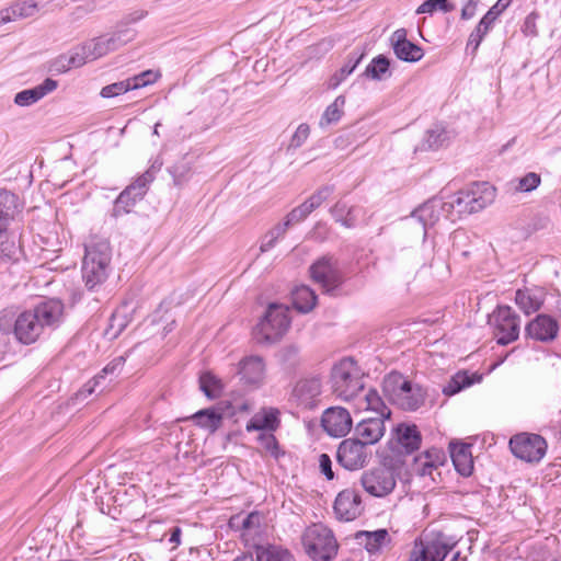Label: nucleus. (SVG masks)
Segmentation results:
<instances>
[{"mask_svg": "<svg viewBox=\"0 0 561 561\" xmlns=\"http://www.w3.org/2000/svg\"><path fill=\"white\" fill-rule=\"evenodd\" d=\"M472 379L467 373H457L446 386L443 388V392L446 396H453L462 389L472 385Z\"/></svg>", "mask_w": 561, "mask_h": 561, "instance_id": "ea45409f", "label": "nucleus"}, {"mask_svg": "<svg viewBox=\"0 0 561 561\" xmlns=\"http://www.w3.org/2000/svg\"><path fill=\"white\" fill-rule=\"evenodd\" d=\"M495 195V188L490 183H473L467 190L460 191L451 197L449 208L455 209L458 216L470 215L491 205Z\"/></svg>", "mask_w": 561, "mask_h": 561, "instance_id": "0eeeda50", "label": "nucleus"}, {"mask_svg": "<svg viewBox=\"0 0 561 561\" xmlns=\"http://www.w3.org/2000/svg\"><path fill=\"white\" fill-rule=\"evenodd\" d=\"M447 139V134L443 128H434L427 131L426 141L431 148H438Z\"/></svg>", "mask_w": 561, "mask_h": 561, "instance_id": "864d4df0", "label": "nucleus"}, {"mask_svg": "<svg viewBox=\"0 0 561 561\" xmlns=\"http://www.w3.org/2000/svg\"><path fill=\"white\" fill-rule=\"evenodd\" d=\"M159 78L160 73L158 71L146 70L139 75L128 78L127 81L128 84H130V90H137L154 83Z\"/></svg>", "mask_w": 561, "mask_h": 561, "instance_id": "c03bdc74", "label": "nucleus"}, {"mask_svg": "<svg viewBox=\"0 0 561 561\" xmlns=\"http://www.w3.org/2000/svg\"><path fill=\"white\" fill-rule=\"evenodd\" d=\"M435 460H431V456H417L414 458L412 470L420 477L432 476L433 471L442 466L445 461L444 453H435Z\"/></svg>", "mask_w": 561, "mask_h": 561, "instance_id": "2f4dec72", "label": "nucleus"}, {"mask_svg": "<svg viewBox=\"0 0 561 561\" xmlns=\"http://www.w3.org/2000/svg\"><path fill=\"white\" fill-rule=\"evenodd\" d=\"M288 312V307L279 304H271L264 318L255 328L257 341L273 343L283 337L290 325Z\"/></svg>", "mask_w": 561, "mask_h": 561, "instance_id": "6e6552de", "label": "nucleus"}, {"mask_svg": "<svg viewBox=\"0 0 561 561\" xmlns=\"http://www.w3.org/2000/svg\"><path fill=\"white\" fill-rule=\"evenodd\" d=\"M257 561H295V558L287 549L270 546L257 551Z\"/></svg>", "mask_w": 561, "mask_h": 561, "instance_id": "58836bf2", "label": "nucleus"}, {"mask_svg": "<svg viewBox=\"0 0 561 561\" xmlns=\"http://www.w3.org/2000/svg\"><path fill=\"white\" fill-rule=\"evenodd\" d=\"M260 516L255 513L249 514L242 522L244 528H251L253 525L259 524Z\"/></svg>", "mask_w": 561, "mask_h": 561, "instance_id": "774afa93", "label": "nucleus"}, {"mask_svg": "<svg viewBox=\"0 0 561 561\" xmlns=\"http://www.w3.org/2000/svg\"><path fill=\"white\" fill-rule=\"evenodd\" d=\"M321 391L322 381L320 377L312 376L302 378L294 386L291 400L299 407L311 409L316 405Z\"/></svg>", "mask_w": 561, "mask_h": 561, "instance_id": "a211bd4d", "label": "nucleus"}, {"mask_svg": "<svg viewBox=\"0 0 561 561\" xmlns=\"http://www.w3.org/2000/svg\"><path fill=\"white\" fill-rule=\"evenodd\" d=\"M363 371L352 358H343L331 371L333 392L344 401H352L364 387Z\"/></svg>", "mask_w": 561, "mask_h": 561, "instance_id": "39448f33", "label": "nucleus"}, {"mask_svg": "<svg viewBox=\"0 0 561 561\" xmlns=\"http://www.w3.org/2000/svg\"><path fill=\"white\" fill-rule=\"evenodd\" d=\"M345 102L346 100L344 95L336 96L335 100L324 110L320 119V126L324 127L337 123L344 114Z\"/></svg>", "mask_w": 561, "mask_h": 561, "instance_id": "c9c22d12", "label": "nucleus"}, {"mask_svg": "<svg viewBox=\"0 0 561 561\" xmlns=\"http://www.w3.org/2000/svg\"><path fill=\"white\" fill-rule=\"evenodd\" d=\"M356 539L360 545H364L368 552L374 553L389 541V534L386 529L359 531L356 534Z\"/></svg>", "mask_w": 561, "mask_h": 561, "instance_id": "c756f323", "label": "nucleus"}, {"mask_svg": "<svg viewBox=\"0 0 561 561\" xmlns=\"http://www.w3.org/2000/svg\"><path fill=\"white\" fill-rule=\"evenodd\" d=\"M275 244L276 241H274V239H272L266 232L261 240L260 251L267 252L268 250L273 249Z\"/></svg>", "mask_w": 561, "mask_h": 561, "instance_id": "0e129e2a", "label": "nucleus"}, {"mask_svg": "<svg viewBox=\"0 0 561 561\" xmlns=\"http://www.w3.org/2000/svg\"><path fill=\"white\" fill-rule=\"evenodd\" d=\"M492 14V12H486L485 15L480 20L479 24L468 38L467 48H471L473 51L478 49L483 37L486 35L493 23L491 18Z\"/></svg>", "mask_w": 561, "mask_h": 561, "instance_id": "e433bc0d", "label": "nucleus"}, {"mask_svg": "<svg viewBox=\"0 0 561 561\" xmlns=\"http://www.w3.org/2000/svg\"><path fill=\"white\" fill-rule=\"evenodd\" d=\"M123 362H124L123 357H118V358L114 359L112 363H110L108 365H106L103 368L101 374H99L96 377L93 378L92 381L88 382L83 387L80 394L84 396V397L87 394H91L94 391V387L100 383L101 379H104L105 375L114 373L119 366H122Z\"/></svg>", "mask_w": 561, "mask_h": 561, "instance_id": "37998d69", "label": "nucleus"}, {"mask_svg": "<svg viewBox=\"0 0 561 561\" xmlns=\"http://www.w3.org/2000/svg\"><path fill=\"white\" fill-rule=\"evenodd\" d=\"M451 547L442 540L415 543L410 561H444Z\"/></svg>", "mask_w": 561, "mask_h": 561, "instance_id": "aec40b11", "label": "nucleus"}, {"mask_svg": "<svg viewBox=\"0 0 561 561\" xmlns=\"http://www.w3.org/2000/svg\"><path fill=\"white\" fill-rule=\"evenodd\" d=\"M111 257L112 251L107 240L93 238L85 244V254L82 263V277L90 289L106 279Z\"/></svg>", "mask_w": 561, "mask_h": 561, "instance_id": "7ed1b4c3", "label": "nucleus"}, {"mask_svg": "<svg viewBox=\"0 0 561 561\" xmlns=\"http://www.w3.org/2000/svg\"><path fill=\"white\" fill-rule=\"evenodd\" d=\"M355 409L357 411H373L378 414L377 417H382L388 420L391 415L390 409L385 404L380 394L375 389H365L360 391V394H357V398L352 400Z\"/></svg>", "mask_w": 561, "mask_h": 561, "instance_id": "412c9836", "label": "nucleus"}, {"mask_svg": "<svg viewBox=\"0 0 561 561\" xmlns=\"http://www.w3.org/2000/svg\"><path fill=\"white\" fill-rule=\"evenodd\" d=\"M65 316L64 302L50 298L19 314L9 309L2 310L0 312V331L4 334L12 333L20 343L30 345L42 335L58 329L64 322Z\"/></svg>", "mask_w": 561, "mask_h": 561, "instance_id": "f257e3e1", "label": "nucleus"}, {"mask_svg": "<svg viewBox=\"0 0 561 561\" xmlns=\"http://www.w3.org/2000/svg\"><path fill=\"white\" fill-rule=\"evenodd\" d=\"M477 4L472 0H470L461 10V18L463 20H470L476 14Z\"/></svg>", "mask_w": 561, "mask_h": 561, "instance_id": "052dcab7", "label": "nucleus"}, {"mask_svg": "<svg viewBox=\"0 0 561 561\" xmlns=\"http://www.w3.org/2000/svg\"><path fill=\"white\" fill-rule=\"evenodd\" d=\"M471 445L463 443H450L449 451L456 470L463 477H468L473 470Z\"/></svg>", "mask_w": 561, "mask_h": 561, "instance_id": "393cba45", "label": "nucleus"}, {"mask_svg": "<svg viewBox=\"0 0 561 561\" xmlns=\"http://www.w3.org/2000/svg\"><path fill=\"white\" fill-rule=\"evenodd\" d=\"M364 505L360 494L354 489L342 490L334 502V513L340 520L351 522L362 515Z\"/></svg>", "mask_w": 561, "mask_h": 561, "instance_id": "f3484780", "label": "nucleus"}, {"mask_svg": "<svg viewBox=\"0 0 561 561\" xmlns=\"http://www.w3.org/2000/svg\"><path fill=\"white\" fill-rule=\"evenodd\" d=\"M236 374L242 386L249 389H259L266 379L265 359L259 355L244 356L237 364Z\"/></svg>", "mask_w": 561, "mask_h": 561, "instance_id": "4468645a", "label": "nucleus"}, {"mask_svg": "<svg viewBox=\"0 0 561 561\" xmlns=\"http://www.w3.org/2000/svg\"><path fill=\"white\" fill-rule=\"evenodd\" d=\"M319 468L321 473H323L328 480H333L334 472L332 470V460L329 455L321 454L319 456Z\"/></svg>", "mask_w": 561, "mask_h": 561, "instance_id": "6e6d98bb", "label": "nucleus"}, {"mask_svg": "<svg viewBox=\"0 0 561 561\" xmlns=\"http://www.w3.org/2000/svg\"><path fill=\"white\" fill-rule=\"evenodd\" d=\"M393 435L402 453L411 454L421 446L422 437L415 424L401 423L393 430Z\"/></svg>", "mask_w": 561, "mask_h": 561, "instance_id": "4be33fe9", "label": "nucleus"}, {"mask_svg": "<svg viewBox=\"0 0 561 561\" xmlns=\"http://www.w3.org/2000/svg\"><path fill=\"white\" fill-rule=\"evenodd\" d=\"M312 279L319 284L325 293H332L342 283L337 261L333 256H322L310 266Z\"/></svg>", "mask_w": 561, "mask_h": 561, "instance_id": "2eb2a0df", "label": "nucleus"}, {"mask_svg": "<svg viewBox=\"0 0 561 561\" xmlns=\"http://www.w3.org/2000/svg\"><path fill=\"white\" fill-rule=\"evenodd\" d=\"M127 322L123 314V309H117L111 318V329H115V335L124 330Z\"/></svg>", "mask_w": 561, "mask_h": 561, "instance_id": "4d7b16f0", "label": "nucleus"}, {"mask_svg": "<svg viewBox=\"0 0 561 561\" xmlns=\"http://www.w3.org/2000/svg\"><path fill=\"white\" fill-rule=\"evenodd\" d=\"M407 31L404 28H399L393 32L391 36L392 47L394 48V45L403 44L407 42Z\"/></svg>", "mask_w": 561, "mask_h": 561, "instance_id": "680f3d73", "label": "nucleus"}, {"mask_svg": "<svg viewBox=\"0 0 561 561\" xmlns=\"http://www.w3.org/2000/svg\"><path fill=\"white\" fill-rule=\"evenodd\" d=\"M541 183V178L536 172H528L523 178L518 179L517 184L515 186V191L529 193L536 190Z\"/></svg>", "mask_w": 561, "mask_h": 561, "instance_id": "a18cd8bd", "label": "nucleus"}, {"mask_svg": "<svg viewBox=\"0 0 561 561\" xmlns=\"http://www.w3.org/2000/svg\"><path fill=\"white\" fill-rule=\"evenodd\" d=\"M412 217L423 227V240L427 238V230L434 227L442 217L449 218L455 221L456 218L453 215V208H449V202H444L442 198H431L419 208H416Z\"/></svg>", "mask_w": 561, "mask_h": 561, "instance_id": "9b49d317", "label": "nucleus"}, {"mask_svg": "<svg viewBox=\"0 0 561 561\" xmlns=\"http://www.w3.org/2000/svg\"><path fill=\"white\" fill-rule=\"evenodd\" d=\"M360 484L368 494L383 497L393 491L397 480L390 468L377 467L362 474Z\"/></svg>", "mask_w": 561, "mask_h": 561, "instance_id": "ddd939ff", "label": "nucleus"}, {"mask_svg": "<svg viewBox=\"0 0 561 561\" xmlns=\"http://www.w3.org/2000/svg\"><path fill=\"white\" fill-rule=\"evenodd\" d=\"M508 4L510 0H497V2L488 11L493 13L491 15L493 22L508 7Z\"/></svg>", "mask_w": 561, "mask_h": 561, "instance_id": "13d9d810", "label": "nucleus"}, {"mask_svg": "<svg viewBox=\"0 0 561 561\" xmlns=\"http://www.w3.org/2000/svg\"><path fill=\"white\" fill-rule=\"evenodd\" d=\"M160 167L161 163H159L158 167L153 164L150 169H148L145 173L137 178L134 183H131L123 191V198H125L128 194H131L135 191V188H138V193H135V198L141 199L147 192L148 185L154 179V172L159 170Z\"/></svg>", "mask_w": 561, "mask_h": 561, "instance_id": "72a5a7b5", "label": "nucleus"}, {"mask_svg": "<svg viewBox=\"0 0 561 561\" xmlns=\"http://www.w3.org/2000/svg\"><path fill=\"white\" fill-rule=\"evenodd\" d=\"M383 392L388 399L404 411H415L424 404L425 391L403 375L392 371L383 379Z\"/></svg>", "mask_w": 561, "mask_h": 561, "instance_id": "20e7f679", "label": "nucleus"}, {"mask_svg": "<svg viewBox=\"0 0 561 561\" xmlns=\"http://www.w3.org/2000/svg\"><path fill=\"white\" fill-rule=\"evenodd\" d=\"M139 201V198H135L131 196V194H128L125 198H123V192L119 194V196L115 201L114 205V215L119 216L123 214H127L130 211L131 207L136 204V202Z\"/></svg>", "mask_w": 561, "mask_h": 561, "instance_id": "603ef678", "label": "nucleus"}, {"mask_svg": "<svg viewBox=\"0 0 561 561\" xmlns=\"http://www.w3.org/2000/svg\"><path fill=\"white\" fill-rule=\"evenodd\" d=\"M259 440L267 453L274 457L278 456V444L273 434H261Z\"/></svg>", "mask_w": 561, "mask_h": 561, "instance_id": "5fc2aeb1", "label": "nucleus"}, {"mask_svg": "<svg viewBox=\"0 0 561 561\" xmlns=\"http://www.w3.org/2000/svg\"><path fill=\"white\" fill-rule=\"evenodd\" d=\"M302 220L305 219L302 218V216H300L299 211L296 208H294L285 218V222H288L289 227L298 222H301Z\"/></svg>", "mask_w": 561, "mask_h": 561, "instance_id": "e2e57ef3", "label": "nucleus"}, {"mask_svg": "<svg viewBox=\"0 0 561 561\" xmlns=\"http://www.w3.org/2000/svg\"><path fill=\"white\" fill-rule=\"evenodd\" d=\"M288 228V222H285L284 220L283 222L275 225L271 230L276 237H278V239H280L282 237H284Z\"/></svg>", "mask_w": 561, "mask_h": 561, "instance_id": "338daca9", "label": "nucleus"}, {"mask_svg": "<svg viewBox=\"0 0 561 561\" xmlns=\"http://www.w3.org/2000/svg\"><path fill=\"white\" fill-rule=\"evenodd\" d=\"M57 88V82L47 78L43 83L32 88L20 91L14 96V103L18 106H31L42 100L45 95L53 92Z\"/></svg>", "mask_w": 561, "mask_h": 561, "instance_id": "b1692460", "label": "nucleus"}, {"mask_svg": "<svg viewBox=\"0 0 561 561\" xmlns=\"http://www.w3.org/2000/svg\"><path fill=\"white\" fill-rule=\"evenodd\" d=\"M133 37L134 33L130 30H122L94 37L73 48L68 55L60 56L55 62L56 69L66 72L71 68L81 67L118 49L130 42Z\"/></svg>", "mask_w": 561, "mask_h": 561, "instance_id": "f03ea898", "label": "nucleus"}, {"mask_svg": "<svg viewBox=\"0 0 561 561\" xmlns=\"http://www.w3.org/2000/svg\"><path fill=\"white\" fill-rule=\"evenodd\" d=\"M371 457L369 447L360 439L346 438L336 450L337 462L346 470L355 471L364 468Z\"/></svg>", "mask_w": 561, "mask_h": 561, "instance_id": "9d476101", "label": "nucleus"}, {"mask_svg": "<svg viewBox=\"0 0 561 561\" xmlns=\"http://www.w3.org/2000/svg\"><path fill=\"white\" fill-rule=\"evenodd\" d=\"M523 32L527 36H536L537 35L535 19L531 18L530 15L527 16L524 22Z\"/></svg>", "mask_w": 561, "mask_h": 561, "instance_id": "bf43d9fd", "label": "nucleus"}, {"mask_svg": "<svg viewBox=\"0 0 561 561\" xmlns=\"http://www.w3.org/2000/svg\"><path fill=\"white\" fill-rule=\"evenodd\" d=\"M359 62V58L351 59L346 65H344L339 72H336L332 78L330 79L329 87L331 89L337 88L342 81H344L357 67Z\"/></svg>", "mask_w": 561, "mask_h": 561, "instance_id": "de8ad7c7", "label": "nucleus"}, {"mask_svg": "<svg viewBox=\"0 0 561 561\" xmlns=\"http://www.w3.org/2000/svg\"><path fill=\"white\" fill-rule=\"evenodd\" d=\"M393 51L399 59L408 62L419 61L424 55L423 49L410 41L394 45Z\"/></svg>", "mask_w": 561, "mask_h": 561, "instance_id": "4c0bfd02", "label": "nucleus"}, {"mask_svg": "<svg viewBox=\"0 0 561 561\" xmlns=\"http://www.w3.org/2000/svg\"><path fill=\"white\" fill-rule=\"evenodd\" d=\"M18 213V196L0 188V233L5 231Z\"/></svg>", "mask_w": 561, "mask_h": 561, "instance_id": "cd10ccee", "label": "nucleus"}, {"mask_svg": "<svg viewBox=\"0 0 561 561\" xmlns=\"http://www.w3.org/2000/svg\"><path fill=\"white\" fill-rule=\"evenodd\" d=\"M454 8L448 4L447 0H425L417 9V14L428 13L435 11L450 12Z\"/></svg>", "mask_w": 561, "mask_h": 561, "instance_id": "49530a36", "label": "nucleus"}, {"mask_svg": "<svg viewBox=\"0 0 561 561\" xmlns=\"http://www.w3.org/2000/svg\"><path fill=\"white\" fill-rule=\"evenodd\" d=\"M389 60L385 56H378L366 67L365 75L375 80L383 79L389 70Z\"/></svg>", "mask_w": 561, "mask_h": 561, "instance_id": "a19ab883", "label": "nucleus"}, {"mask_svg": "<svg viewBox=\"0 0 561 561\" xmlns=\"http://www.w3.org/2000/svg\"><path fill=\"white\" fill-rule=\"evenodd\" d=\"M526 335L540 342L553 341L559 332L556 319L547 314H538L525 328Z\"/></svg>", "mask_w": 561, "mask_h": 561, "instance_id": "6ab92c4d", "label": "nucleus"}, {"mask_svg": "<svg viewBox=\"0 0 561 561\" xmlns=\"http://www.w3.org/2000/svg\"><path fill=\"white\" fill-rule=\"evenodd\" d=\"M310 135V127L308 124L302 123L300 124L294 135L290 138V141L288 144V150H296L299 147H301L308 139Z\"/></svg>", "mask_w": 561, "mask_h": 561, "instance_id": "09e8293b", "label": "nucleus"}, {"mask_svg": "<svg viewBox=\"0 0 561 561\" xmlns=\"http://www.w3.org/2000/svg\"><path fill=\"white\" fill-rule=\"evenodd\" d=\"M357 211L358 209L356 207H348L343 202H337L330 210L335 221L346 228L355 227L357 221Z\"/></svg>", "mask_w": 561, "mask_h": 561, "instance_id": "473e14b6", "label": "nucleus"}, {"mask_svg": "<svg viewBox=\"0 0 561 561\" xmlns=\"http://www.w3.org/2000/svg\"><path fill=\"white\" fill-rule=\"evenodd\" d=\"M543 291L538 288L518 289L515 294V302L525 314L538 311L543 304Z\"/></svg>", "mask_w": 561, "mask_h": 561, "instance_id": "bb28decb", "label": "nucleus"}, {"mask_svg": "<svg viewBox=\"0 0 561 561\" xmlns=\"http://www.w3.org/2000/svg\"><path fill=\"white\" fill-rule=\"evenodd\" d=\"M490 324L500 345H507L519 336L520 319L508 306L499 307L490 317Z\"/></svg>", "mask_w": 561, "mask_h": 561, "instance_id": "1a4fd4ad", "label": "nucleus"}, {"mask_svg": "<svg viewBox=\"0 0 561 561\" xmlns=\"http://www.w3.org/2000/svg\"><path fill=\"white\" fill-rule=\"evenodd\" d=\"M298 352H299V350L294 345L286 346L282 351V357L284 360H291L298 355Z\"/></svg>", "mask_w": 561, "mask_h": 561, "instance_id": "69168bd1", "label": "nucleus"}, {"mask_svg": "<svg viewBox=\"0 0 561 561\" xmlns=\"http://www.w3.org/2000/svg\"><path fill=\"white\" fill-rule=\"evenodd\" d=\"M321 424L330 436L344 437L352 430L353 421L345 408L331 407L323 412Z\"/></svg>", "mask_w": 561, "mask_h": 561, "instance_id": "dca6fc26", "label": "nucleus"}, {"mask_svg": "<svg viewBox=\"0 0 561 561\" xmlns=\"http://www.w3.org/2000/svg\"><path fill=\"white\" fill-rule=\"evenodd\" d=\"M510 448L517 458L538 462L546 454L547 443L537 434H519L511 438Z\"/></svg>", "mask_w": 561, "mask_h": 561, "instance_id": "f8f14e48", "label": "nucleus"}, {"mask_svg": "<svg viewBox=\"0 0 561 561\" xmlns=\"http://www.w3.org/2000/svg\"><path fill=\"white\" fill-rule=\"evenodd\" d=\"M385 420L382 417H370L357 424L356 434L367 447L378 443L385 435Z\"/></svg>", "mask_w": 561, "mask_h": 561, "instance_id": "5701e85b", "label": "nucleus"}, {"mask_svg": "<svg viewBox=\"0 0 561 561\" xmlns=\"http://www.w3.org/2000/svg\"><path fill=\"white\" fill-rule=\"evenodd\" d=\"M192 419L199 427L214 433L221 425L222 414L218 409L210 408L196 412Z\"/></svg>", "mask_w": 561, "mask_h": 561, "instance_id": "7c9ffc66", "label": "nucleus"}, {"mask_svg": "<svg viewBox=\"0 0 561 561\" xmlns=\"http://www.w3.org/2000/svg\"><path fill=\"white\" fill-rule=\"evenodd\" d=\"M279 426V411L275 408H263L247 424V431L273 432Z\"/></svg>", "mask_w": 561, "mask_h": 561, "instance_id": "a878e982", "label": "nucleus"}, {"mask_svg": "<svg viewBox=\"0 0 561 561\" xmlns=\"http://www.w3.org/2000/svg\"><path fill=\"white\" fill-rule=\"evenodd\" d=\"M306 553L313 561H331L339 551V543L333 531L323 524L307 527L301 537Z\"/></svg>", "mask_w": 561, "mask_h": 561, "instance_id": "423d86ee", "label": "nucleus"}, {"mask_svg": "<svg viewBox=\"0 0 561 561\" xmlns=\"http://www.w3.org/2000/svg\"><path fill=\"white\" fill-rule=\"evenodd\" d=\"M123 362H124L123 357H118V358L114 359L112 363H110L108 365H106L103 368L101 374H99L96 377L93 378L92 381L88 382L83 387L80 394L84 396V397L87 394H91L94 391V387L100 383L101 379H104L105 375L114 373L119 366H122Z\"/></svg>", "mask_w": 561, "mask_h": 561, "instance_id": "79ce46f5", "label": "nucleus"}, {"mask_svg": "<svg viewBox=\"0 0 561 561\" xmlns=\"http://www.w3.org/2000/svg\"><path fill=\"white\" fill-rule=\"evenodd\" d=\"M333 186H322L318 191H316L306 202L311 207V209L314 210L318 207H320L333 194Z\"/></svg>", "mask_w": 561, "mask_h": 561, "instance_id": "8fccbe9b", "label": "nucleus"}, {"mask_svg": "<svg viewBox=\"0 0 561 561\" xmlns=\"http://www.w3.org/2000/svg\"><path fill=\"white\" fill-rule=\"evenodd\" d=\"M291 299L294 307L302 313L311 311L317 304V295L306 285L296 286L291 291Z\"/></svg>", "mask_w": 561, "mask_h": 561, "instance_id": "c85d7f7f", "label": "nucleus"}, {"mask_svg": "<svg viewBox=\"0 0 561 561\" xmlns=\"http://www.w3.org/2000/svg\"><path fill=\"white\" fill-rule=\"evenodd\" d=\"M199 388L209 399H217L221 396L225 385L220 378L207 371L199 377Z\"/></svg>", "mask_w": 561, "mask_h": 561, "instance_id": "f704fd0d", "label": "nucleus"}, {"mask_svg": "<svg viewBox=\"0 0 561 561\" xmlns=\"http://www.w3.org/2000/svg\"><path fill=\"white\" fill-rule=\"evenodd\" d=\"M130 91V84H128L127 79L123 81H118L108 85H105L101 90V96L108 99L121 95Z\"/></svg>", "mask_w": 561, "mask_h": 561, "instance_id": "3c124183", "label": "nucleus"}]
</instances>
